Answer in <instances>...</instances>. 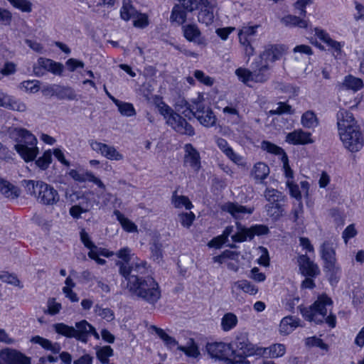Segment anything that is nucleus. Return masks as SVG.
Returning a JSON list of instances; mask_svg holds the SVG:
<instances>
[{"label": "nucleus", "mask_w": 364, "mask_h": 364, "mask_svg": "<svg viewBox=\"0 0 364 364\" xmlns=\"http://www.w3.org/2000/svg\"><path fill=\"white\" fill-rule=\"evenodd\" d=\"M151 257L154 260H159L162 258V245L157 242H154L150 247Z\"/></svg>", "instance_id": "680f3d73"}, {"label": "nucleus", "mask_w": 364, "mask_h": 364, "mask_svg": "<svg viewBox=\"0 0 364 364\" xmlns=\"http://www.w3.org/2000/svg\"><path fill=\"white\" fill-rule=\"evenodd\" d=\"M152 328L168 348H173L178 345L176 340L168 335L163 329L155 326H153Z\"/></svg>", "instance_id": "a19ab883"}, {"label": "nucleus", "mask_w": 364, "mask_h": 364, "mask_svg": "<svg viewBox=\"0 0 364 364\" xmlns=\"http://www.w3.org/2000/svg\"><path fill=\"white\" fill-rule=\"evenodd\" d=\"M267 203L264 206L267 215L274 220H278L284 215L286 202Z\"/></svg>", "instance_id": "cd10ccee"}, {"label": "nucleus", "mask_w": 364, "mask_h": 364, "mask_svg": "<svg viewBox=\"0 0 364 364\" xmlns=\"http://www.w3.org/2000/svg\"><path fill=\"white\" fill-rule=\"evenodd\" d=\"M136 19L134 20V26L137 28H145L149 24L148 18L145 14H137Z\"/></svg>", "instance_id": "774afa93"}, {"label": "nucleus", "mask_w": 364, "mask_h": 364, "mask_svg": "<svg viewBox=\"0 0 364 364\" xmlns=\"http://www.w3.org/2000/svg\"><path fill=\"white\" fill-rule=\"evenodd\" d=\"M284 52L285 47L283 45H268L259 55L260 61L268 64L269 62H275L282 58Z\"/></svg>", "instance_id": "412c9836"}, {"label": "nucleus", "mask_w": 364, "mask_h": 364, "mask_svg": "<svg viewBox=\"0 0 364 364\" xmlns=\"http://www.w3.org/2000/svg\"><path fill=\"white\" fill-rule=\"evenodd\" d=\"M95 312L103 319L111 321L114 318V314L112 310L109 308H102L99 304L95 305Z\"/></svg>", "instance_id": "3c124183"}, {"label": "nucleus", "mask_w": 364, "mask_h": 364, "mask_svg": "<svg viewBox=\"0 0 364 364\" xmlns=\"http://www.w3.org/2000/svg\"><path fill=\"white\" fill-rule=\"evenodd\" d=\"M321 254L324 261V271L328 274L330 282H337V274L340 273L341 268L336 265L334 244L330 241H325L321 245Z\"/></svg>", "instance_id": "6e6552de"}, {"label": "nucleus", "mask_w": 364, "mask_h": 364, "mask_svg": "<svg viewBox=\"0 0 364 364\" xmlns=\"http://www.w3.org/2000/svg\"><path fill=\"white\" fill-rule=\"evenodd\" d=\"M306 345L308 346H317L322 350H327L328 346L321 338L309 337L306 340Z\"/></svg>", "instance_id": "69168bd1"}, {"label": "nucleus", "mask_w": 364, "mask_h": 364, "mask_svg": "<svg viewBox=\"0 0 364 364\" xmlns=\"http://www.w3.org/2000/svg\"><path fill=\"white\" fill-rule=\"evenodd\" d=\"M281 22L285 26H297L306 28L308 26L306 21L294 15H287L281 18Z\"/></svg>", "instance_id": "473e14b6"}, {"label": "nucleus", "mask_w": 364, "mask_h": 364, "mask_svg": "<svg viewBox=\"0 0 364 364\" xmlns=\"http://www.w3.org/2000/svg\"><path fill=\"white\" fill-rule=\"evenodd\" d=\"M23 183L27 192L31 196H36L38 201L44 205H53L59 201L58 191L43 181L24 180Z\"/></svg>", "instance_id": "423d86ee"}, {"label": "nucleus", "mask_w": 364, "mask_h": 364, "mask_svg": "<svg viewBox=\"0 0 364 364\" xmlns=\"http://www.w3.org/2000/svg\"><path fill=\"white\" fill-rule=\"evenodd\" d=\"M183 164L190 166L194 171L198 172L200 168V156L199 152L191 144H186L184 146Z\"/></svg>", "instance_id": "aec40b11"}, {"label": "nucleus", "mask_w": 364, "mask_h": 364, "mask_svg": "<svg viewBox=\"0 0 364 364\" xmlns=\"http://www.w3.org/2000/svg\"><path fill=\"white\" fill-rule=\"evenodd\" d=\"M214 5L212 1L200 0L196 7V10H199L198 14V20L200 23H204L206 26L213 23Z\"/></svg>", "instance_id": "a211bd4d"}, {"label": "nucleus", "mask_w": 364, "mask_h": 364, "mask_svg": "<svg viewBox=\"0 0 364 364\" xmlns=\"http://www.w3.org/2000/svg\"><path fill=\"white\" fill-rule=\"evenodd\" d=\"M96 355L102 364H106L109 363V358L113 355V349L109 346H105L100 348Z\"/></svg>", "instance_id": "49530a36"}, {"label": "nucleus", "mask_w": 364, "mask_h": 364, "mask_svg": "<svg viewBox=\"0 0 364 364\" xmlns=\"http://www.w3.org/2000/svg\"><path fill=\"white\" fill-rule=\"evenodd\" d=\"M270 115H282L284 114H291V106L286 102H279L277 104L276 108L269 112Z\"/></svg>", "instance_id": "09e8293b"}, {"label": "nucleus", "mask_w": 364, "mask_h": 364, "mask_svg": "<svg viewBox=\"0 0 364 364\" xmlns=\"http://www.w3.org/2000/svg\"><path fill=\"white\" fill-rule=\"evenodd\" d=\"M52 161V154L50 150L44 152L42 156L36 160V164L42 170H46Z\"/></svg>", "instance_id": "864d4df0"}, {"label": "nucleus", "mask_w": 364, "mask_h": 364, "mask_svg": "<svg viewBox=\"0 0 364 364\" xmlns=\"http://www.w3.org/2000/svg\"><path fill=\"white\" fill-rule=\"evenodd\" d=\"M183 36L190 42L198 45H203L204 40L201 38V33L196 24L190 23L182 26Z\"/></svg>", "instance_id": "393cba45"}, {"label": "nucleus", "mask_w": 364, "mask_h": 364, "mask_svg": "<svg viewBox=\"0 0 364 364\" xmlns=\"http://www.w3.org/2000/svg\"><path fill=\"white\" fill-rule=\"evenodd\" d=\"M269 173V168L267 164L263 162H258L255 164L252 171L251 176L256 181H262L265 179Z\"/></svg>", "instance_id": "7c9ffc66"}, {"label": "nucleus", "mask_w": 364, "mask_h": 364, "mask_svg": "<svg viewBox=\"0 0 364 364\" xmlns=\"http://www.w3.org/2000/svg\"><path fill=\"white\" fill-rule=\"evenodd\" d=\"M112 101L115 104V105L118 107L119 112L126 117H132L135 115L136 112L134 108V106L128 102H123L116 99L115 97H112Z\"/></svg>", "instance_id": "4c0bfd02"}, {"label": "nucleus", "mask_w": 364, "mask_h": 364, "mask_svg": "<svg viewBox=\"0 0 364 364\" xmlns=\"http://www.w3.org/2000/svg\"><path fill=\"white\" fill-rule=\"evenodd\" d=\"M363 87V80L360 78L355 77L353 75H348L345 77L343 82L339 85L338 92L340 100H342L344 104L349 105L350 107H355L358 102L351 105V102H348L344 99V95L351 90L353 92L360 90Z\"/></svg>", "instance_id": "ddd939ff"}, {"label": "nucleus", "mask_w": 364, "mask_h": 364, "mask_svg": "<svg viewBox=\"0 0 364 364\" xmlns=\"http://www.w3.org/2000/svg\"><path fill=\"white\" fill-rule=\"evenodd\" d=\"M20 88L26 92L36 93L40 90V82L38 80H25L20 84Z\"/></svg>", "instance_id": "5fc2aeb1"}, {"label": "nucleus", "mask_w": 364, "mask_h": 364, "mask_svg": "<svg viewBox=\"0 0 364 364\" xmlns=\"http://www.w3.org/2000/svg\"><path fill=\"white\" fill-rule=\"evenodd\" d=\"M11 4L23 12H31L32 4L28 0H7Z\"/></svg>", "instance_id": "603ef678"}, {"label": "nucleus", "mask_w": 364, "mask_h": 364, "mask_svg": "<svg viewBox=\"0 0 364 364\" xmlns=\"http://www.w3.org/2000/svg\"><path fill=\"white\" fill-rule=\"evenodd\" d=\"M91 149L109 160L121 161L124 156L112 146L95 140L89 141Z\"/></svg>", "instance_id": "2eb2a0df"}, {"label": "nucleus", "mask_w": 364, "mask_h": 364, "mask_svg": "<svg viewBox=\"0 0 364 364\" xmlns=\"http://www.w3.org/2000/svg\"><path fill=\"white\" fill-rule=\"evenodd\" d=\"M332 305L331 299L323 294L309 308L300 309V312L304 318L309 321H313L316 324L326 323L331 328H334L336 324V317L330 313L327 316L328 306Z\"/></svg>", "instance_id": "f257e3e1"}, {"label": "nucleus", "mask_w": 364, "mask_h": 364, "mask_svg": "<svg viewBox=\"0 0 364 364\" xmlns=\"http://www.w3.org/2000/svg\"><path fill=\"white\" fill-rule=\"evenodd\" d=\"M4 108L18 112H25L27 109L24 102L10 95H9Z\"/></svg>", "instance_id": "ea45409f"}, {"label": "nucleus", "mask_w": 364, "mask_h": 364, "mask_svg": "<svg viewBox=\"0 0 364 364\" xmlns=\"http://www.w3.org/2000/svg\"><path fill=\"white\" fill-rule=\"evenodd\" d=\"M339 135L344 146L351 152L359 151L363 146L364 140L359 127L343 132Z\"/></svg>", "instance_id": "f8f14e48"}, {"label": "nucleus", "mask_w": 364, "mask_h": 364, "mask_svg": "<svg viewBox=\"0 0 364 364\" xmlns=\"http://www.w3.org/2000/svg\"><path fill=\"white\" fill-rule=\"evenodd\" d=\"M116 264L119 267V274L127 281V289L131 287L132 282L136 284L141 281L144 278L141 275L147 273V263L139 259L131 263L117 262Z\"/></svg>", "instance_id": "0eeeda50"}, {"label": "nucleus", "mask_w": 364, "mask_h": 364, "mask_svg": "<svg viewBox=\"0 0 364 364\" xmlns=\"http://www.w3.org/2000/svg\"><path fill=\"white\" fill-rule=\"evenodd\" d=\"M0 193L9 199H16L20 195L18 188L0 176Z\"/></svg>", "instance_id": "bb28decb"}, {"label": "nucleus", "mask_w": 364, "mask_h": 364, "mask_svg": "<svg viewBox=\"0 0 364 364\" xmlns=\"http://www.w3.org/2000/svg\"><path fill=\"white\" fill-rule=\"evenodd\" d=\"M286 141L291 144H307L313 142L311 134L302 129H296L289 133L286 136Z\"/></svg>", "instance_id": "a878e982"}, {"label": "nucleus", "mask_w": 364, "mask_h": 364, "mask_svg": "<svg viewBox=\"0 0 364 364\" xmlns=\"http://www.w3.org/2000/svg\"><path fill=\"white\" fill-rule=\"evenodd\" d=\"M31 342L34 343L39 344L46 350H50L53 353L57 354L60 353L61 350V347L59 343H53L48 339L44 338L39 336H36L31 338Z\"/></svg>", "instance_id": "c756f323"}, {"label": "nucleus", "mask_w": 364, "mask_h": 364, "mask_svg": "<svg viewBox=\"0 0 364 364\" xmlns=\"http://www.w3.org/2000/svg\"><path fill=\"white\" fill-rule=\"evenodd\" d=\"M63 70V65L62 63L44 58H38L37 63L33 65L34 74L38 77L44 75L46 71L60 75Z\"/></svg>", "instance_id": "4468645a"}, {"label": "nucleus", "mask_w": 364, "mask_h": 364, "mask_svg": "<svg viewBox=\"0 0 364 364\" xmlns=\"http://www.w3.org/2000/svg\"><path fill=\"white\" fill-rule=\"evenodd\" d=\"M166 124L181 134H186L188 136H193L195 134L193 127L176 112L168 118Z\"/></svg>", "instance_id": "dca6fc26"}, {"label": "nucleus", "mask_w": 364, "mask_h": 364, "mask_svg": "<svg viewBox=\"0 0 364 364\" xmlns=\"http://www.w3.org/2000/svg\"><path fill=\"white\" fill-rule=\"evenodd\" d=\"M222 210L238 220L243 218L247 214H252L254 211V208L242 205L237 203L228 202L222 206Z\"/></svg>", "instance_id": "5701e85b"}, {"label": "nucleus", "mask_w": 364, "mask_h": 364, "mask_svg": "<svg viewBox=\"0 0 364 364\" xmlns=\"http://www.w3.org/2000/svg\"><path fill=\"white\" fill-rule=\"evenodd\" d=\"M301 124L304 127L309 129L316 127L318 119L316 114L311 111L306 112L301 117Z\"/></svg>", "instance_id": "a18cd8bd"}, {"label": "nucleus", "mask_w": 364, "mask_h": 364, "mask_svg": "<svg viewBox=\"0 0 364 364\" xmlns=\"http://www.w3.org/2000/svg\"><path fill=\"white\" fill-rule=\"evenodd\" d=\"M234 232V227L230 225L225 228L223 234L214 237L209 242V246L220 247L222 245L225 244L228 240V237Z\"/></svg>", "instance_id": "72a5a7b5"}, {"label": "nucleus", "mask_w": 364, "mask_h": 364, "mask_svg": "<svg viewBox=\"0 0 364 364\" xmlns=\"http://www.w3.org/2000/svg\"><path fill=\"white\" fill-rule=\"evenodd\" d=\"M178 349L192 358H197L200 354L198 346L193 341L191 346L187 347L178 346Z\"/></svg>", "instance_id": "13d9d810"}, {"label": "nucleus", "mask_w": 364, "mask_h": 364, "mask_svg": "<svg viewBox=\"0 0 364 364\" xmlns=\"http://www.w3.org/2000/svg\"><path fill=\"white\" fill-rule=\"evenodd\" d=\"M137 14V11L133 7L130 0H123L120 11V16L122 19L129 21L132 18H135Z\"/></svg>", "instance_id": "e433bc0d"}, {"label": "nucleus", "mask_w": 364, "mask_h": 364, "mask_svg": "<svg viewBox=\"0 0 364 364\" xmlns=\"http://www.w3.org/2000/svg\"><path fill=\"white\" fill-rule=\"evenodd\" d=\"M285 353V346L283 344H274L269 348V354L273 358L282 356Z\"/></svg>", "instance_id": "e2e57ef3"}, {"label": "nucleus", "mask_w": 364, "mask_h": 364, "mask_svg": "<svg viewBox=\"0 0 364 364\" xmlns=\"http://www.w3.org/2000/svg\"><path fill=\"white\" fill-rule=\"evenodd\" d=\"M128 290L132 296L151 305H154L161 298L159 284L149 276L144 277L136 284L132 282L131 287Z\"/></svg>", "instance_id": "39448f33"}, {"label": "nucleus", "mask_w": 364, "mask_h": 364, "mask_svg": "<svg viewBox=\"0 0 364 364\" xmlns=\"http://www.w3.org/2000/svg\"><path fill=\"white\" fill-rule=\"evenodd\" d=\"M179 220L184 227L189 228L195 219V215L192 213H185L178 215Z\"/></svg>", "instance_id": "0e129e2a"}, {"label": "nucleus", "mask_w": 364, "mask_h": 364, "mask_svg": "<svg viewBox=\"0 0 364 364\" xmlns=\"http://www.w3.org/2000/svg\"><path fill=\"white\" fill-rule=\"evenodd\" d=\"M0 358L5 364H31L29 357L15 349L1 350Z\"/></svg>", "instance_id": "f3484780"}, {"label": "nucleus", "mask_w": 364, "mask_h": 364, "mask_svg": "<svg viewBox=\"0 0 364 364\" xmlns=\"http://www.w3.org/2000/svg\"><path fill=\"white\" fill-rule=\"evenodd\" d=\"M193 75L199 82L205 85L211 86L214 83V79L205 75L202 70H195Z\"/></svg>", "instance_id": "bf43d9fd"}, {"label": "nucleus", "mask_w": 364, "mask_h": 364, "mask_svg": "<svg viewBox=\"0 0 364 364\" xmlns=\"http://www.w3.org/2000/svg\"><path fill=\"white\" fill-rule=\"evenodd\" d=\"M303 213L304 208L302 203L300 202L296 207H294L291 213V220L297 225L303 223Z\"/></svg>", "instance_id": "8fccbe9b"}, {"label": "nucleus", "mask_w": 364, "mask_h": 364, "mask_svg": "<svg viewBox=\"0 0 364 364\" xmlns=\"http://www.w3.org/2000/svg\"><path fill=\"white\" fill-rule=\"evenodd\" d=\"M261 148L262 150L266 151L268 153L275 155H281L282 157L284 154H286L281 147L268 141H263L261 144Z\"/></svg>", "instance_id": "de8ad7c7"}, {"label": "nucleus", "mask_w": 364, "mask_h": 364, "mask_svg": "<svg viewBox=\"0 0 364 364\" xmlns=\"http://www.w3.org/2000/svg\"><path fill=\"white\" fill-rule=\"evenodd\" d=\"M248 229L250 240H252L255 235H267L269 232L268 227L264 225H255Z\"/></svg>", "instance_id": "4d7b16f0"}, {"label": "nucleus", "mask_w": 364, "mask_h": 364, "mask_svg": "<svg viewBox=\"0 0 364 364\" xmlns=\"http://www.w3.org/2000/svg\"><path fill=\"white\" fill-rule=\"evenodd\" d=\"M238 290H242L250 295H255L258 292V288L250 281L245 279L235 282L232 284L231 292L232 294Z\"/></svg>", "instance_id": "c85d7f7f"}, {"label": "nucleus", "mask_w": 364, "mask_h": 364, "mask_svg": "<svg viewBox=\"0 0 364 364\" xmlns=\"http://www.w3.org/2000/svg\"><path fill=\"white\" fill-rule=\"evenodd\" d=\"M59 100H77V95L75 90L70 87H61L55 93Z\"/></svg>", "instance_id": "c03bdc74"}, {"label": "nucleus", "mask_w": 364, "mask_h": 364, "mask_svg": "<svg viewBox=\"0 0 364 364\" xmlns=\"http://www.w3.org/2000/svg\"><path fill=\"white\" fill-rule=\"evenodd\" d=\"M66 65L70 72H74L78 68H84L85 63L75 58H70L66 62Z\"/></svg>", "instance_id": "338daca9"}, {"label": "nucleus", "mask_w": 364, "mask_h": 364, "mask_svg": "<svg viewBox=\"0 0 364 364\" xmlns=\"http://www.w3.org/2000/svg\"><path fill=\"white\" fill-rule=\"evenodd\" d=\"M337 125L339 134L343 132H348L359 127L352 113L345 109H340L337 113Z\"/></svg>", "instance_id": "6ab92c4d"}, {"label": "nucleus", "mask_w": 364, "mask_h": 364, "mask_svg": "<svg viewBox=\"0 0 364 364\" xmlns=\"http://www.w3.org/2000/svg\"><path fill=\"white\" fill-rule=\"evenodd\" d=\"M172 203L176 208L184 206L187 210H191L193 208V205L188 198L184 196H177L176 191H174L173 193Z\"/></svg>", "instance_id": "79ce46f5"}, {"label": "nucleus", "mask_w": 364, "mask_h": 364, "mask_svg": "<svg viewBox=\"0 0 364 364\" xmlns=\"http://www.w3.org/2000/svg\"><path fill=\"white\" fill-rule=\"evenodd\" d=\"M183 114L188 119H191L192 117H196L203 126L206 127H213L215 124L216 118L213 112L201 102L195 103L191 109L183 111Z\"/></svg>", "instance_id": "1a4fd4ad"}, {"label": "nucleus", "mask_w": 364, "mask_h": 364, "mask_svg": "<svg viewBox=\"0 0 364 364\" xmlns=\"http://www.w3.org/2000/svg\"><path fill=\"white\" fill-rule=\"evenodd\" d=\"M298 263L301 274L305 277H315L320 274L318 265L314 263L306 255H299Z\"/></svg>", "instance_id": "4be33fe9"}, {"label": "nucleus", "mask_w": 364, "mask_h": 364, "mask_svg": "<svg viewBox=\"0 0 364 364\" xmlns=\"http://www.w3.org/2000/svg\"><path fill=\"white\" fill-rule=\"evenodd\" d=\"M237 323V318L232 313H227L222 318L221 326L225 331L233 328Z\"/></svg>", "instance_id": "37998d69"}, {"label": "nucleus", "mask_w": 364, "mask_h": 364, "mask_svg": "<svg viewBox=\"0 0 364 364\" xmlns=\"http://www.w3.org/2000/svg\"><path fill=\"white\" fill-rule=\"evenodd\" d=\"M131 252V249L126 247L120 249L115 255L122 259V263H131L132 262Z\"/></svg>", "instance_id": "052dcab7"}, {"label": "nucleus", "mask_w": 364, "mask_h": 364, "mask_svg": "<svg viewBox=\"0 0 364 364\" xmlns=\"http://www.w3.org/2000/svg\"><path fill=\"white\" fill-rule=\"evenodd\" d=\"M264 196L269 203L286 202L287 198L283 193L274 188H267L264 193Z\"/></svg>", "instance_id": "c9c22d12"}, {"label": "nucleus", "mask_w": 364, "mask_h": 364, "mask_svg": "<svg viewBox=\"0 0 364 364\" xmlns=\"http://www.w3.org/2000/svg\"><path fill=\"white\" fill-rule=\"evenodd\" d=\"M13 135L17 142L15 145L16 151L25 161H33L38 154L36 136L29 131L21 128H15Z\"/></svg>", "instance_id": "7ed1b4c3"}, {"label": "nucleus", "mask_w": 364, "mask_h": 364, "mask_svg": "<svg viewBox=\"0 0 364 364\" xmlns=\"http://www.w3.org/2000/svg\"><path fill=\"white\" fill-rule=\"evenodd\" d=\"M53 329L56 333L67 338H75L77 341L87 343L89 336L92 335L96 339L100 338L95 328L86 320H82L75 323V326H70L63 323L53 325Z\"/></svg>", "instance_id": "20e7f679"}, {"label": "nucleus", "mask_w": 364, "mask_h": 364, "mask_svg": "<svg viewBox=\"0 0 364 364\" xmlns=\"http://www.w3.org/2000/svg\"><path fill=\"white\" fill-rule=\"evenodd\" d=\"M235 75L240 80L247 84L248 82L252 81V71L243 68H239L235 70Z\"/></svg>", "instance_id": "6e6d98bb"}, {"label": "nucleus", "mask_w": 364, "mask_h": 364, "mask_svg": "<svg viewBox=\"0 0 364 364\" xmlns=\"http://www.w3.org/2000/svg\"><path fill=\"white\" fill-rule=\"evenodd\" d=\"M200 0H180L172 9L171 20L182 25L189 18L188 14L196 10V7Z\"/></svg>", "instance_id": "9d476101"}, {"label": "nucleus", "mask_w": 364, "mask_h": 364, "mask_svg": "<svg viewBox=\"0 0 364 364\" xmlns=\"http://www.w3.org/2000/svg\"><path fill=\"white\" fill-rule=\"evenodd\" d=\"M236 229V232L231 235L232 242H245L247 239L250 240L248 228L244 227L240 223L237 222Z\"/></svg>", "instance_id": "f704fd0d"}, {"label": "nucleus", "mask_w": 364, "mask_h": 364, "mask_svg": "<svg viewBox=\"0 0 364 364\" xmlns=\"http://www.w3.org/2000/svg\"><path fill=\"white\" fill-rule=\"evenodd\" d=\"M232 358L231 364H250L248 357L263 355L267 349L257 347L248 338L247 333H239L230 343Z\"/></svg>", "instance_id": "f03ea898"}, {"label": "nucleus", "mask_w": 364, "mask_h": 364, "mask_svg": "<svg viewBox=\"0 0 364 364\" xmlns=\"http://www.w3.org/2000/svg\"><path fill=\"white\" fill-rule=\"evenodd\" d=\"M252 81L255 82H264L269 77V65L268 63L256 62L252 64Z\"/></svg>", "instance_id": "b1692460"}, {"label": "nucleus", "mask_w": 364, "mask_h": 364, "mask_svg": "<svg viewBox=\"0 0 364 364\" xmlns=\"http://www.w3.org/2000/svg\"><path fill=\"white\" fill-rule=\"evenodd\" d=\"M114 214L116 215L118 221L125 231L129 232H134L137 231L136 225L130 220L125 218L119 210H115L114 211Z\"/></svg>", "instance_id": "58836bf2"}, {"label": "nucleus", "mask_w": 364, "mask_h": 364, "mask_svg": "<svg viewBox=\"0 0 364 364\" xmlns=\"http://www.w3.org/2000/svg\"><path fill=\"white\" fill-rule=\"evenodd\" d=\"M299 326V321L293 316H286L280 322L279 332L287 335L292 332Z\"/></svg>", "instance_id": "2f4dec72"}, {"label": "nucleus", "mask_w": 364, "mask_h": 364, "mask_svg": "<svg viewBox=\"0 0 364 364\" xmlns=\"http://www.w3.org/2000/svg\"><path fill=\"white\" fill-rule=\"evenodd\" d=\"M231 346L230 343L215 342L208 343L206 350L208 355L215 360L225 361L231 364L232 358L230 356H232Z\"/></svg>", "instance_id": "9b49d317"}]
</instances>
